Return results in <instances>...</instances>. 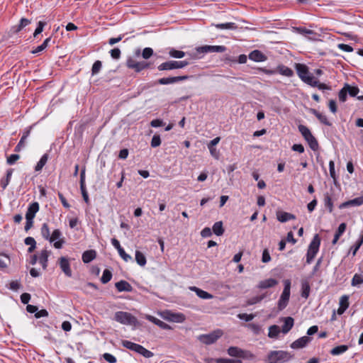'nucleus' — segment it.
<instances>
[{"mask_svg":"<svg viewBox=\"0 0 363 363\" xmlns=\"http://www.w3.org/2000/svg\"><path fill=\"white\" fill-rule=\"evenodd\" d=\"M293 358L289 352L282 350L271 351L267 354V363H285Z\"/></svg>","mask_w":363,"mask_h":363,"instance_id":"1","label":"nucleus"},{"mask_svg":"<svg viewBox=\"0 0 363 363\" xmlns=\"http://www.w3.org/2000/svg\"><path fill=\"white\" fill-rule=\"evenodd\" d=\"M295 69L299 78L307 84H315V77L309 72L308 67L301 63L295 64Z\"/></svg>","mask_w":363,"mask_h":363,"instance_id":"2","label":"nucleus"},{"mask_svg":"<svg viewBox=\"0 0 363 363\" xmlns=\"http://www.w3.org/2000/svg\"><path fill=\"white\" fill-rule=\"evenodd\" d=\"M114 319L123 325H137L138 321L131 313L125 311H118L115 313Z\"/></svg>","mask_w":363,"mask_h":363,"instance_id":"3","label":"nucleus"},{"mask_svg":"<svg viewBox=\"0 0 363 363\" xmlns=\"http://www.w3.org/2000/svg\"><path fill=\"white\" fill-rule=\"evenodd\" d=\"M298 128L303 138L307 141L309 147L313 150H316L318 148V143L315 138L312 135L311 130L304 125H299Z\"/></svg>","mask_w":363,"mask_h":363,"instance_id":"4","label":"nucleus"},{"mask_svg":"<svg viewBox=\"0 0 363 363\" xmlns=\"http://www.w3.org/2000/svg\"><path fill=\"white\" fill-rule=\"evenodd\" d=\"M159 315L162 318L169 322L182 323L186 320L184 314L182 313H174L169 310L161 311L159 313Z\"/></svg>","mask_w":363,"mask_h":363,"instance_id":"5","label":"nucleus"},{"mask_svg":"<svg viewBox=\"0 0 363 363\" xmlns=\"http://www.w3.org/2000/svg\"><path fill=\"white\" fill-rule=\"evenodd\" d=\"M320 244V239L318 234L315 235L311 242L306 255V262L310 264L318 252Z\"/></svg>","mask_w":363,"mask_h":363,"instance_id":"6","label":"nucleus"},{"mask_svg":"<svg viewBox=\"0 0 363 363\" xmlns=\"http://www.w3.org/2000/svg\"><path fill=\"white\" fill-rule=\"evenodd\" d=\"M284 290L278 301V308L279 311L286 307L290 298L291 281L289 279L284 280Z\"/></svg>","mask_w":363,"mask_h":363,"instance_id":"7","label":"nucleus"},{"mask_svg":"<svg viewBox=\"0 0 363 363\" xmlns=\"http://www.w3.org/2000/svg\"><path fill=\"white\" fill-rule=\"evenodd\" d=\"M189 65V62H188L186 60H182V61L169 60V61H167L165 62L160 64L157 67V69L160 71L172 70V69H182Z\"/></svg>","mask_w":363,"mask_h":363,"instance_id":"8","label":"nucleus"},{"mask_svg":"<svg viewBox=\"0 0 363 363\" xmlns=\"http://www.w3.org/2000/svg\"><path fill=\"white\" fill-rule=\"evenodd\" d=\"M125 65L128 68L133 69L135 72H140L150 66V63L145 61L138 62L133 57H128Z\"/></svg>","mask_w":363,"mask_h":363,"instance_id":"9","label":"nucleus"},{"mask_svg":"<svg viewBox=\"0 0 363 363\" xmlns=\"http://www.w3.org/2000/svg\"><path fill=\"white\" fill-rule=\"evenodd\" d=\"M222 335V331L218 330L209 334L201 335L198 337V340L205 345H211L216 342V340L220 337Z\"/></svg>","mask_w":363,"mask_h":363,"instance_id":"10","label":"nucleus"},{"mask_svg":"<svg viewBox=\"0 0 363 363\" xmlns=\"http://www.w3.org/2000/svg\"><path fill=\"white\" fill-rule=\"evenodd\" d=\"M228 354L231 357L240 358L253 357V354L250 351L242 350L238 347H230L228 349Z\"/></svg>","mask_w":363,"mask_h":363,"instance_id":"11","label":"nucleus"},{"mask_svg":"<svg viewBox=\"0 0 363 363\" xmlns=\"http://www.w3.org/2000/svg\"><path fill=\"white\" fill-rule=\"evenodd\" d=\"M225 50L226 48L223 45H204L196 48L199 53L223 52Z\"/></svg>","mask_w":363,"mask_h":363,"instance_id":"12","label":"nucleus"},{"mask_svg":"<svg viewBox=\"0 0 363 363\" xmlns=\"http://www.w3.org/2000/svg\"><path fill=\"white\" fill-rule=\"evenodd\" d=\"M189 78V76L188 75H184V76H178V77H164L161 78L158 80V83L160 84H169L176 83L181 81L186 80Z\"/></svg>","mask_w":363,"mask_h":363,"instance_id":"13","label":"nucleus"},{"mask_svg":"<svg viewBox=\"0 0 363 363\" xmlns=\"http://www.w3.org/2000/svg\"><path fill=\"white\" fill-rule=\"evenodd\" d=\"M85 171H86V167H84L82 168V169L81 171V174H80V189H81L82 194L84 201L86 203H88L89 201V196H88V194H87V191L86 189V186H85Z\"/></svg>","mask_w":363,"mask_h":363,"instance_id":"14","label":"nucleus"},{"mask_svg":"<svg viewBox=\"0 0 363 363\" xmlns=\"http://www.w3.org/2000/svg\"><path fill=\"white\" fill-rule=\"evenodd\" d=\"M311 341V338L310 337L303 336L293 342L291 345V347L293 349H301L305 347Z\"/></svg>","mask_w":363,"mask_h":363,"instance_id":"15","label":"nucleus"},{"mask_svg":"<svg viewBox=\"0 0 363 363\" xmlns=\"http://www.w3.org/2000/svg\"><path fill=\"white\" fill-rule=\"evenodd\" d=\"M363 204V196L349 200L341 203L339 206L340 209L351 206H359Z\"/></svg>","mask_w":363,"mask_h":363,"instance_id":"16","label":"nucleus"},{"mask_svg":"<svg viewBox=\"0 0 363 363\" xmlns=\"http://www.w3.org/2000/svg\"><path fill=\"white\" fill-rule=\"evenodd\" d=\"M60 266L62 272L65 274L68 277H72V270L70 269V265L69 261L67 258L62 257L60 259Z\"/></svg>","mask_w":363,"mask_h":363,"instance_id":"17","label":"nucleus"},{"mask_svg":"<svg viewBox=\"0 0 363 363\" xmlns=\"http://www.w3.org/2000/svg\"><path fill=\"white\" fill-rule=\"evenodd\" d=\"M277 218L281 223H285L290 220H294L296 216L290 213L279 211L277 212Z\"/></svg>","mask_w":363,"mask_h":363,"instance_id":"18","label":"nucleus"},{"mask_svg":"<svg viewBox=\"0 0 363 363\" xmlns=\"http://www.w3.org/2000/svg\"><path fill=\"white\" fill-rule=\"evenodd\" d=\"M115 286L119 292H122V291L130 292L133 291L132 286L128 281H124V280H121L120 281L116 282L115 284Z\"/></svg>","mask_w":363,"mask_h":363,"instance_id":"19","label":"nucleus"},{"mask_svg":"<svg viewBox=\"0 0 363 363\" xmlns=\"http://www.w3.org/2000/svg\"><path fill=\"white\" fill-rule=\"evenodd\" d=\"M284 325L281 328V331L283 333H288L291 329L293 328L294 324V320L291 317L283 318Z\"/></svg>","mask_w":363,"mask_h":363,"instance_id":"20","label":"nucleus"},{"mask_svg":"<svg viewBox=\"0 0 363 363\" xmlns=\"http://www.w3.org/2000/svg\"><path fill=\"white\" fill-rule=\"evenodd\" d=\"M277 284L278 281L276 279L271 278L259 281L257 288L260 289H268L275 286Z\"/></svg>","mask_w":363,"mask_h":363,"instance_id":"21","label":"nucleus"},{"mask_svg":"<svg viewBox=\"0 0 363 363\" xmlns=\"http://www.w3.org/2000/svg\"><path fill=\"white\" fill-rule=\"evenodd\" d=\"M340 307L337 309V313L342 315L349 307V297L347 295L341 296L340 299Z\"/></svg>","mask_w":363,"mask_h":363,"instance_id":"22","label":"nucleus"},{"mask_svg":"<svg viewBox=\"0 0 363 363\" xmlns=\"http://www.w3.org/2000/svg\"><path fill=\"white\" fill-rule=\"evenodd\" d=\"M189 289L192 291H194L196 294L202 299H211L213 297V296L207 291H205L196 286H191Z\"/></svg>","mask_w":363,"mask_h":363,"instance_id":"23","label":"nucleus"},{"mask_svg":"<svg viewBox=\"0 0 363 363\" xmlns=\"http://www.w3.org/2000/svg\"><path fill=\"white\" fill-rule=\"evenodd\" d=\"M50 255V252L47 250H43L41 251L38 260L40 264L42 265L43 269H46L48 267V257Z\"/></svg>","mask_w":363,"mask_h":363,"instance_id":"24","label":"nucleus"},{"mask_svg":"<svg viewBox=\"0 0 363 363\" xmlns=\"http://www.w3.org/2000/svg\"><path fill=\"white\" fill-rule=\"evenodd\" d=\"M311 113H312L314 116H315L317 117V118L323 124L326 125H328V126H330L331 125V123L328 120V118L327 116L322 113H320L319 111H318L317 110L314 109V108H311Z\"/></svg>","mask_w":363,"mask_h":363,"instance_id":"25","label":"nucleus"},{"mask_svg":"<svg viewBox=\"0 0 363 363\" xmlns=\"http://www.w3.org/2000/svg\"><path fill=\"white\" fill-rule=\"evenodd\" d=\"M249 58L255 62H262L266 59L264 54L257 50L251 52L249 55Z\"/></svg>","mask_w":363,"mask_h":363,"instance_id":"26","label":"nucleus"},{"mask_svg":"<svg viewBox=\"0 0 363 363\" xmlns=\"http://www.w3.org/2000/svg\"><path fill=\"white\" fill-rule=\"evenodd\" d=\"M96 252L94 250H86L82 254V261L84 263H89L96 258Z\"/></svg>","mask_w":363,"mask_h":363,"instance_id":"27","label":"nucleus"},{"mask_svg":"<svg viewBox=\"0 0 363 363\" xmlns=\"http://www.w3.org/2000/svg\"><path fill=\"white\" fill-rule=\"evenodd\" d=\"M277 72L283 76L291 77L294 75L293 70L283 65H280L277 67Z\"/></svg>","mask_w":363,"mask_h":363,"instance_id":"28","label":"nucleus"},{"mask_svg":"<svg viewBox=\"0 0 363 363\" xmlns=\"http://www.w3.org/2000/svg\"><path fill=\"white\" fill-rule=\"evenodd\" d=\"M13 172V169H7L6 177L1 179L0 186L3 189H5L6 186L9 185L11 181V178L12 177Z\"/></svg>","mask_w":363,"mask_h":363,"instance_id":"29","label":"nucleus"},{"mask_svg":"<svg viewBox=\"0 0 363 363\" xmlns=\"http://www.w3.org/2000/svg\"><path fill=\"white\" fill-rule=\"evenodd\" d=\"M346 227H347V225H346V223H341L339 225V227L337 228V230L336 231V233H335V234L334 235V238H333V240L332 241L333 245H335L337 242V241H338L339 238H340V236L345 231Z\"/></svg>","mask_w":363,"mask_h":363,"instance_id":"30","label":"nucleus"},{"mask_svg":"<svg viewBox=\"0 0 363 363\" xmlns=\"http://www.w3.org/2000/svg\"><path fill=\"white\" fill-rule=\"evenodd\" d=\"M212 230L217 236H220L224 233V228L222 221L216 222L212 228Z\"/></svg>","mask_w":363,"mask_h":363,"instance_id":"31","label":"nucleus"},{"mask_svg":"<svg viewBox=\"0 0 363 363\" xmlns=\"http://www.w3.org/2000/svg\"><path fill=\"white\" fill-rule=\"evenodd\" d=\"M121 345L124 347H125L127 349H129V350H130L132 351H134L135 352H138V349H139V347L140 346V345L132 342H130L129 340H122Z\"/></svg>","mask_w":363,"mask_h":363,"instance_id":"32","label":"nucleus"},{"mask_svg":"<svg viewBox=\"0 0 363 363\" xmlns=\"http://www.w3.org/2000/svg\"><path fill=\"white\" fill-rule=\"evenodd\" d=\"M311 287L307 281H302L301 283V296L307 298L309 296Z\"/></svg>","mask_w":363,"mask_h":363,"instance_id":"33","label":"nucleus"},{"mask_svg":"<svg viewBox=\"0 0 363 363\" xmlns=\"http://www.w3.org/2000/svg\"><path fill=\"white\" fill-rule=\"evenodd\" d=\"M348 350V346L345 345H339L333 348L330 351L332 355H339L345 352Z\"/></svg>","mask_w":363,"mask_h":363,"instance_id":"34","label":"nucleus"},{"mask_svg":"<svg viewBox=\"0 0 363 363\" xmlns=\"http://www.w3.org/2000/svg\"><path fill=\"white\" fill-rule=\"evenodd\" d=\"M135 261L141 267L145 266L147 262L146 257L144 254L138 250L135 252Z\"/></svg>","mask_w":363,"mask_h":363,"instance_id":"35","label":"nucleus"},{"mask_svg":"<svg viewBox=\"0 0 363 363\" xmlns=\"http://www.w3.org/2000/svg\"><path fill=\"white\" fill-rule=\"evenodd\" d=\"M10 263L9 257L5 253L0 254V269H4L8 267Z\"/></svg>","mask_w":363,"mask_h":363,"instance_id":"36","label":"nucleus"},{"mask_svg":"<svg viewBox=\"0 0 363 363\" xmlns=\"http://www.w3.org/2000/svg\"><path fill=\"white\" fill-rule=\"evenodd\" d=\"M48 160V155L47 153L44 154L42 157L40 159L39 162L37 163L35 170L36 172L40 171L43 167L45 165L46 162Z\"/></svg>","mask_w":363,"mask_h":363,"instance_id":"37","label":"nucleus"},{"mask_svg":"<svg viewBox=\"0 0 363 363\" xmlns=\"http://www.w3.org/2000/svg\"><path fill=\"white\" fill-rule=\"evenodd\" d=\"M51 40V38L49 37L48 38H46L44 42L39 46L36 47L35 49L31 51V52L33 54H37L40 52H42L43 50H44L48 45L49 43L50 42Z\"/></svg>","mask_w":363,"mask_h":363,"instance_id":"38","label":"nucleus"},{"mask_svg":"<svg viewBox=\"0 0 363 363\" xmlns=\"http://www.w3.org/2000/svg\"><path fill=\"white\" fill-rule=\"evenodd\" d=\"M266 297V294H262L259 296H253L249 298L247 301V305L251 306L259 303Z\"/></svg>","mask_w":363,"mask_h":363,"instance_id":"39","label":"nucleus"},{"mask_svg":"<svg viewBox=\"0 0 363 363\" xmlns=\"http://www.w3.org/2000/svg\"><path fill=\"white\" fill-rule=\"evenodd\" d=\"M280 333V329L278 325H274L269 327L268 336L271 338H276Z\"/></svg>","mask_w":363,"mask_h":363,"instance_id":"40","label":"nucleus"},{"mask_svg":"<svg viewBox=\"0 0 363 363\" xmlns=\"http://www.w3.org/2000/svg\"><path fill=\"white\" fill-rule=\"evenodd\" d=\"M363 243V232L362 233L359 240L356 242L355 245L351 247L350 252H352V255L354 256L357 252V250L359 249L361 245Z\"/></svg>","mask_w":363,"mask_h":363,"instance_id":"41","label":"nucleus"},{"mask_svg":"<svg viewBox=\"0 0 363 363\" xmlns=\"http://www.w3.org/2000/svg\"><path fill=\"white\" fill-rule=\"evenodd\" d=\"M217 28L219 29H228V30H235L237 28V26L235 23H218L214 25Z\"/></svg>","mask_w":363,"mask_h":363,"instance_id":"42","label":"nucleus"},{"mask_svg":"<svg viewBox=\"0 0 363 363\" xmlns=\"http://www.w3.org/2000/svg\"><path fill=\"white\" fill-rule=\"evenodd\" d=\"M345 89H347V94L351 96H357L359 92V89L357 86H352L347 84L345 85Z\"/></svg>","mask_w":363,"mask_h":363,"instance_id":"43","label":"nucleus"},{"mask_svg":"<svg viewBox=\"0 0 363 363\" xmlns=\"http://www.w3.org/2000/svg\"><path fill=\"white\" fill-rule=\"evenodd\" d=\"M298 30L302 35H313V36H314V37L309 36L308 37L309 39H312V40H315V37L316 36V33L313 30H309V29H306V28H298Z\"/></svg>","mask_w":363,"mask_h":363,"instance_id":"44","label":"nucleus"},{"mask_svg":"<svg viewBox=\"0 0 363 363\" xmlns=\"http://www.w3.org/2000/svg\"><path fill=\"white\" fill-rule=\"evenodd\" d=\"M112 278V273L109 269H105L103 272L102 277H101V281L103 284L108 283Z\"/></svg>","mask_w":363,"mask_h":363,"instance_id":"45","label":"nucleus"},{"mask_svg":"<svg viewBox=\"0 0 363 363\" xmlns=\"http://www.w3.org/2000/svg\"><path fill=\"white\" fill-rule=\"evenodd\" d=\"M362 284H363V276L362 274H355L352 279V286H356Z\"/></svg>","mask_w":363,"mask_h":363,"instance_id":"46","label":"nucleus"},{"mask_svg":"<svg viewBox=\"0 0 363 363\" xmlns=\"http://www.w3.org/2000/svg\"><path fill=\"white\" fill-rule=\"evenodd\" d=\"M169 55L172 57L180 59L185 56V52L172 48L169 50Z\"/></svg>","mask_w":363,"mask_h":363,"instance_id":"47","label":"nucleus"},{"mask_svg":"<svg viewBox=\"0 0 363 363\" xmlns=\"http://www.w3.org/2000/svg\"><path fill=\"white\" fill-rule=\"evenodd\" d=\"M137 353L143 355L145 358H150L154 355V354L151 351L145 349L142 345L140 346Z\"/></svg>","mask_w":363,"mask_h":363,"instance_id":"48","label":"nucleus"},{"mask_svg":"<svg viewBox=\"0 0 363 363\" xmlns=\"http://www.w3.org/2000/svg\"><path fill=\"white\" fill-rule=\"evenodd\" d=\"M30 23V20H28L27 18H21V21H20L19 25L18 26L13 28L15 29V32L16 33L19 32L24 27H26V26L29 25Z\"/></svg>","mask_w":363,"mask_h":363,"instance_id":"49","label":"nucleus"},{"mask_svg":"<svg viewBox=\"0 0 363 363\" xmlns=\"http://www.w3.org/2000/svg\"><path fill=\"white\" fill-rule=\"evenodd\" d=\"M41 235L45 240H49L50 237V229L47 223H43L41 227Z\"/></svg>","mask_w":363,"mask_h":363,"instance_id":"50","label":"nucleus"},{"mask_svg":"<svg viewBox=\"0 0 363 363\" xmlns=\"http://www.w3.org/2000/svg\"><path fill=\"white\" fill-rule=\"evenodd\" d=\"M315 84H313L312 83V84H309L310 86H313V87H318V89L320 90H330L331 89V87L325 84H323V83H320L319 81L315 78Z\"/></svg>","mask_w":363,"mask_h":363,"instance_id":"51","label":"nucleus"},{"mask_svg":"<svg viewBox=\"0 0 363 363\" xmlns=\"http://www.w3.org/2000/svg\"><path fill=\"white\" fill-rule=\"evenodd\" d=\"M101 67H102V63H101V62L100 60H96V61L94 63V65H93V66H92V68H91V74H92V75H96V74H97L100 72V70H101Z\"/></svg>","mask_w":363,"mask_h":363,"instance_id":"52","label":"nucleus"},{"mask_svg":"<svg viewBox=\"0 0 363 363\" xmlns=\"http://www.w3.org/2000/svg\"><path fill=\"white\" fill-rule=\"evenodd\" d=\"M62 236V233L61 231L59 230V229H55L52 235H50V238H49V241L50 242H52L54 241H57V240H61L60 238Z\"/></svg>","mask_w":363,"mask_h":363,"instance_id":"53","label":"nucleus"},{"mask_svg":"<svg viewBox=\"0 0 363 363\" xmlns=\"http://www.w3.org/2000/svg\"><path fill=\"white\" fill-rule=\"evenodd\" d=\"M324 202H325V206L328 208L329 212L331 213L333 211V205L332 199L330 198V196L328 194L325 195Z\"/></svg>","mask_w":363,"mask_h":363,"instance_id":"54","label":"nucleus"},{"mask_svg":"<svg viewBox=\"0 0 363 363\" xmlns=\"http://www.w3.org/2000/svg\"><path fill=\"white\" fill-rule=\"evenodd\" d=\"M153 50L151 48H145L142 52V57L145 60L149 59L153 55Z\"/></svg>","mask_w":363,"mask_h":363,"instance_id":"55","label":"nucleus"},{"mask_svg":"<svg viewBox=\"0 0 363 363\" xmlns=\"http://www.w3.org/2000/svg\"><path fill=\"white\" fill-rule=\"evenodd\" d=\"M216 363H242L240 359H231L226 358H218L216 359Z\"/></svg>","mask_w":363,"mask_h":363,"instance_id":"56","label":"nucleus"},{"mask_svg":"<svg viewBox=\"0 0 363 363\" xmlns=\"http://www.w3.org/2000/svg\"><path fill=\"white\" fill-rule=\"evenodd\" d=\"M46 25V22L45 21H39L38 23V26L35 30L33 33V36L35 38L38 34L41 33L43 30L44 26Z\"/></svg>","mask_w":363,"mask_h":363,"instance_id":"57","label":"nucleus"},{"mask_svg":"<svg viewBox=\"0 0 363 363\" xmlns=\"http://www.w3.org/2000/svg\"><path fill=\"white\" fill-rule=\"evenodd\" d=\"M161 145V139L159 135H154L151 140V146L157 147Z\"/></svg>","mask_w":363,"mask_h":363,"instance_id":"58","label":"nucleus"},{"mask_svg":"<svg viewBox=\"0 0 363 363\" xmlns=\"http://www.w3.org/2000/svg\"><path fill=\"white\" fill-rule=\"evenodd\" d=\"M111 56L114 60H118L121 57V51L119 48H116L110 51Z\"/></svg>","mask_w":363,"mask_h":363,"instance_id":"59","label":"nucleus"},{"mask_svg":"<svg viewBox=\"0 0 363 363\" xmlns=\"http://www.w3.org/2000/svg\"><path fill=\"white\" fill-rule=\"evenodd\" d=\"M20 158V155L18 154H12L9 157H7V164L9 165H12L16 163L17 160Z\"/></svg>","mask_w":363,"mask_h":363,"instance_id":"60","label":"nucleus"},{"mask_svg":"<svg viewBox=\"0 0 363 363\" xmlns=\"http://www.w3.org/2000/svg\"><path fill=\"white\" fill-rule=\"evenodd\" d=\"M118 254L121 257V258L125 261V262H128L130 260L132 259V257L131 256H130L129 255H128L125 250H123V248H120L119 250H118Z\"/></svg>","mask_w":363,"mask_h":363,"instance_id":"61","label":"nucleus"},{"mask_svg":"<svg viewBox=\"0 0 363 363\" xmlns=\"http://www.w3.org/2000/svg\"><path fill=\"white\" fill-rule=\"evenodd\" d=\"M238 317L240 320H244L246 322H249L255 318V315L253 314H247V313H240L238 315Z\"/></svg>","mask_w":363,"mask_h":363,"instance_id":"62","label":"nucleus"},{"mask_svg":"<svg viewBox=\"0 0 363 363\" xmlns=\"http://www.w3.org/2000/svg\"><path fill=\"white\" fill-rule=\"evenodd\" d=\"M39 203L38 202H33L28 206V211L36 214L39 211Z\"/></svg>","mask_w":363,"mask_h":363,"instance_id":"63","label":"nucleus"},{"mask_svg":"<svg viewBox=\"0 0 363 363\" xmlns=\"http://www.w3.org/2000/svg\"><path fill=\"white\" fill-rule=\"evenodd\" d=\"M103 357L104 359L109 362V363H116V358L112 355L111 354H109V353H104L103 354Z\"/></svg>","mask_w":363,"mask_h":363,"instance_id":"64","label":"nucleus"}]
</instances>
